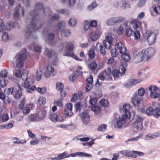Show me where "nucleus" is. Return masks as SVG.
Wrapping results in <instances>:
<instances>
[{
  "instance_id": "nucleus-1",
  "label": "nucleus",
  "mask_w": 160,
  "mask_h": 160,
  "mask_svg": "<svg viewBox=\"0 0 160 160\" xmlns=\"http://www.w3.org/2000/svg\"><path fill=\"white\" fill-rule=\"evenodd\" d=\"M43 5L42 2L37 3L35 5V9L31 11L27 17L26 29L25 31V36L26 39L29 37H33L34 32L41 28L42 24L38 23V20L37 16L39 14V11L43 8Z\"/></svg>"
},
{
  "instance_id": "nucleus-2",
  "label": "nucleus",
  "mask_w": 160,
  "mask_h": 160,
  "mask_svg": "<svg viewBox=\"0 0 160 160\" xmlns=\"http://www.w3.org/2000/svg\"><path fill=\"white\" fill-rule=\"evenodd\" d=\"M117 50H119L120 54L122 56V59L124 61L128 62L130 58V57L128 53H126L127 48L124 47L121 42H119L116 44L114 49H112L111 50V54L113 58H116L118 54V52Z\"/></svg>"
},
{
  "instance_id": "nucleus-3",
  "label": "nucleus",
  "mask_w": 160,
  "mask_h": 160,
  "mask_svg": "<svg viewBox=\"0 0 160 160\" xmlns=\"http://www.w3.org/2000/svg\"><path fill=\"white\" fill-rule=\"evenodd\" d=\"M145 93V90L142 88H141L138 90V92H136L135 95L131 100V102L134 105L137 107H140L142 106L143 96Z\"/></svg>"
},
{
  "instance_id": "nucleus-4",
  "label": "nucleus",
  "mask_w": 160,
  "mask_h": 160,
  "mask_svg": "<svg viewBox=\"0 0 160 160\" xmlns=\"http://www.w3.org/2000/svg\"><path fill=\"white\" fill-rule=\"evenodd\" d=\"M67 46L65 48L63 55V56L71 57L78 61H82V60L79 59L78 57L75 55L73 52V44L71 43H67Z\"/></svg>"
},
{
  "instance_id": "nucleus-5",
  "label": "nucleus",
  "mask_w": 160,
  "mask_h": 160,
  "mask_svg": "<svg viewBox=\"0 0 160 160\" xmlns=\"http://www.w3.org/2000/svg\"><path fill=\"white\" fill-rule=\"evenodd\" d=\"M27 58L26 50L20 52L16 55L15 58L16 59V64L17 67L19 68H22L24 65V61Z\"/></svg>"
},
{
  "instance_id": "nucleus-6",
  "label": "nucleus",
  "mask_w": 160,
  "mask_h": 160,
  "mask_svg": "<svg viewBox=\"0 0 160 160\" xmlns=\"http://www.w3.org/2000/svg\"><path fill=\"white\" fill-rule=\"evenodd\" d=\"M65 25V22L64 21H59L56 26V30L59 31L62 28L61 30V33L62 37H69L71 34L70 31L68 29L63 28Z\"/></svg>"
},
{
  "instance_id": "nucleus-7",
  "label": "nucleus",
  "mask_w": 160,
  "mask_h": 160,
  "mask_svg": "<svg viewBox=\"0 0 160 160\" xmlns=\"http://www.w3.org/2000/svg\"><path fill=\"white\" fill-rule=\"evenodd\" d=\"M158 33V30H155L152 32L150 30H147L145 34V37L149 45H152L154 43L156 40V36Z\"/></svg>"
},
{
  "instance_id": "nucleus-8",
  "label": "nucleus",
  "mask_w": 160,
  "mask_h": 160,
  "mask_svg": "<svg viewBox=\"0 0 160 160\" xmlns=\"http://www.w3.org/2000/svg\"><path fill=\"white\" fill-rule=\"evenodd\" d=\"M129 119L127 114L122 115L116 119V123L115 124V126L119 129L125 128L126 125V119Z\"/></svg>"
},
{
  "instance_id": "nucleus-9",
  "label": "nucleus",
  "mask_w": 160,
  "mask_h": 160,
  "mask_svg": "<svg viewBox=\"0 0 160 160\" xmlns=\"http://www.w3.org/2000/svg\"><path fill=\"white\" fill-rule=\"evenodd\" d=\"M155 52V50L153 48H148L144 49L141 52H139L141 54L143 61H146L152 57Z\"/></svg>"
},
{
  "instance_id": "nucleus-10",
  "label": "nucleus",
  "mask_w": 160,
  "mask_h": 160,
  "mask_svg": "<svg viewBox=\"0 0 160 160\" xmlns=\"http://www.w3.org/2000/svg\"><path fill=\"white\" fill-rule=\"evenodd\" d=\"M144 118L139 115H134L133 125L138 130L141 131L143 128L142 122Z\"/></svg>"
},
{
  "instance_id": "nucleus-11",
  "label": "nucleus",
  "mask_w": 160,
  "mask_h": 160,
  "mask_svg": "<svg viewBox=\"0 0 160 160\" xmlns=\"http://www.w3.org/2000/svg\"><path fill=\"white\" fill-rule=\"evenodd\" d=\"M30 79L29 78L23 81L24 82L23 87L26 88H27V91L28 92L32 93V92L35 90L36 87L35 86H32L30 87L31 84H33V82H32L30 84Z\"/></svg>"
},
{
  "instance_id": "nucleus-12",
  "label": "nucleus",
  "mask_w": 160,
  "mask_h": 160,
  "mask_svg": "<svg viewBox=\"0 0 160 160\" xmlns=\"http://www.w3.org/2000/svg\"><path fill=\"white\" fill-rule=\"evenodd\" d=\"M13 23L12 22H8L7 23V26H5L3 20L0 19V32H3L7 29L8 31L10 30L13 27Z\"/></svg>"
},
{
  "instance_id": "nucleus-13",
  "label": "nucleus",
  "mask_w": 160,
  "mask_h": 160,
  "mask_svg": "<svg viewBox=\"0 0 160 160\" xmlns=\"http://www.w3.org/2000/svg\"><path fill=\"white\" fill-rule=\"evenodd\" d=\"M112 41L113 38L111 36H107L105 39L103 41V44L104 47L106 49H110Z\"/></svg>"
},
{
  "instance_id": "nucleus-14",
  "label": "nucleus",
  "mask_w": 160,
  "mask_h": 160,
  "mask_svg": "<svg viewBox=\"0 0 160 160\" xmlns=\"http://www.w3.org/2000/svg\"><path fill=\"white\" fill-rule=\"evenodd\" d=\"M79 115L83 123L87 124L89 122V116L87 112L84 110L82 113H80Z\"/></svg>"
},
{
  "instance_id": "nucleus-15",
  "label": "nucleus",
  "mask_w": 160,
  "mask_h": 160,
  "mask_svg": "<svg viewBox=\"0 0 160 160\" xmlns=\"http://www.w3.org/2000/svg\"><path fill=\"white\" fill-rule=\"evenodd\" d=\"M126 70V69L125 68L122 67L121 68V71L122 72L120 73L119 70L117 69H113L112 71V75L115 78H117L119 77V76L120 74L121 76L123 75L125 73Z\"/></svg>"
},
{
  "instance_id": "nucleus-16",
  "label": "nucleus",
  "mask_w": 160,
  "mask_h": 160,
  "mask_svg": "<svg viewBox=\"0 0 160 160\" xmlns=\"http://www.w3.org/2000/svg\"><path fill=\"white\" fill-rule=\"evenodd\" d=\"M139 82V80L138 79H129L126 82L124 86L126 88H131L133 86L135 85Z\"/></svg>"
},
{
  "instance_id": "nucleus-17",
  "label": "nucleus",
  "mask_w": 160,
  "mask_h": 160,
  "mask_svg": "<svg viewBox=\"0 0 160 160\" xmlns=\"http://www.w3.org/2000/svg\"><path fill=\"white\" fill-rule=\"evenodd\" d=\"M45 52L48 58L50 59H52L55 60L57 58V53L53 50L46 49L45 50Z\"/></svg>"
},
{
  "instance_id": "nucleus-18",
  "label": "nucleus",
  "mask_w": 160,
  "mask_h": 160,
  "mask_svg": "<svg viewBox=\"0 0 160 160\" xmlns=\"http://www.w3.org/2000/svg\"><path fill=\"white\" fill-rule=\"evenodd\" d=\"M13 15L16 18H18L20 12L22 13V16H24V10L22 8H21L19 4H18L16 7L14 11Z\"/></svg>"
},
{
  "instance_id": "nucleus-19",
  "label": "nucleus",
  "mask_w": 160,
  "mask_h": 160,
  "mask_svg": "<svg viewBox=\"0 0 160 160\" xmlns=\"http://www.w3.org/2000/svg\"><path fill=\"white\" fill-rule=\"evenodd\" d=\"M47 71L45 72L44 73V76L46 78H48L52 74V76H54L53 73L54 71V68L51 66H48L47 67Z\"/></svg>"
},
{
  "instance_id": "nucleus-20",
  "label": "nucleus",
  "mask_w": 160,
  "mask_h": 160,
  "mask_svg": "<svg viewBox=\"0 0 160 160\" xmlns=\"http://www.w3.org/2000/svg\"><path fill=\"white\" fill-rule=\"evenodd\" d=\"M60 16L57 14L55 13L48 21V24L49 26H52L54 25V21H57L59 18Z\"/></svg>"
},
{
  "instance_id": "nucleus-21",
  "label": "nucleus",
  "mask_w": 160,
  "mask_h": 160,
  "mask_svg": "<svg viewBox=\"0 0 160 160\" xmlns=\"http://www.w3.org/2000/svg\"><path fill=\"white\" fill-rule=\"evenodd\" d=\"M119 153L126 157H132V158L133 157H136L135 155H133L132 151H132L128 150L121 151L119 152Z\"/></svg>"
},
{
  "instance_id": "nucleus-22",
  "label": "nucleus",
  "mask_w": 160,
  "mask_h": 160,
  "mask_svg": "<svg viewBox=\"0 0 160 160\" xmlns=\"http://www.w3.org/2000/svg\"><path fill=\"white\" fill-rule=\"evenodd\" d=\"M130 108V106L127 104H125L123 105L122 108V109L119 108L121 112H123L125 113V114H127L128 115V118H129V116L130 113L129 111Z\"/></svg>"
},
{
  "instance_id": "nucleus-23",
  "label": "nucleus",
  "mask_w": 160,
  "mask_h": 160,
  "mask_svg": "<svg viewBox=\"0 0 160 160\" xmlns=\"http://www.w3.org/2000/svg\"><path fill=\"white\" fill-rule=\"evenodd\" d=\"M160 135L159 133H158L154 134L149 133L145 136V139L148 140H151L160 137Z\"/></svg>"
},
{
  "instance_id": "nucleus-24",
  "label": "nucleus",
  "mask_w": 160,
  "mask_h": 160,
  "mask_svg": "<svg viewBox=\"0 0 160 160\" xmlns=\"http://www.w3.org/2000/svg\"><path fill=\"white\" fill-rule=\"evenodd\" d=\"M55 34L52 32L49 33L48 34V39L46 40L47 43L51 45V42L55 38Z\"/></svg>"
},
{
  "instance_id": "nucleus-25",
  "label": "nucleus",
  "mask_w": 160,
  "mask_h": 160,
  "mask_svg": "<svg viewBox=\"0 0 160 160\" xmlns=\"http://www.w3.org/2000/svg\"><path fill=\"white\" fill-rule=\"evenodd\" d=\"M47 112L45 110H43L40 114H36L37 121H40L43 119L46 116Z\"/></svg>"
},
{
  "instance_id": "nucleus-26",
  "label": "nucleus",
  "mask_w": 160,
  "mask_h": 160,
  "mask_svg": "<svg viewBox=\"0 0 160 160\" xmlns=\"http://www.w3.org/2000/svg\"><path fill=\"white\" fill-rule=\"evenodd\" d=\"M142 61H143V60L142 58L141 54L138 52L134 57L133 61L135 63H138Z\"/></svg>"
},
{
  "instance_id": "nucleus-27",
  "label": "nucleus",
  "mask_w": 160,
  "mask_h": 160,
  "mask_svg": "<svg viewBox=\"0 0 160 160\" xmlns=\"http://www.w3.org/2000/svg\"><path fill=\"white\" fill-rule=\"evenodd\" d=\"M22 95V92L19 90H16L13 92V96L14 98L18 100L19 99Z\"/></svg>"
},
{
  "instance_id": "nucleus-28",
  "label": "nucleus",
  "mask_w": 160,
  "mask_h": 160,
  "mask_svg": "<svg viewBox=\"0 0 160 160\" xmlns=\"http://www.w3.org/2000/svg\"><path fill=\"white\" fill-rule=\"evenodd\" d=\"M77 155L80 157L92 158V155L84 152H76Z\"/></svg>"
},
{
  "instance_id": "nucleus-29",
  "label": "nucleus",
  "mask_w": 160,
  "mask_h": 160,
  "mask_svg": "<svg viewBox=\"0 0 160 160\" xmlns=\"http://www.w3.org/2000/svg\"><path fill=\"white\" fill-rule=\"evenodd\" d=\"M98 6V5L96 3L95 1L93 2L89 5L87 8V10L89 11L93 10Z\"/></svg>"
},
{
  "instance_id": "nucleus-30",
  "label": "nucleus",
  "mask_w": 160,
  "mask_h": 160,
  "mask_svg": "<svg viewBox=\"0 0 160 160\" xmlns=\"http://www.w3.org/2000/svg\"><path fill=\"white\" fill-rule=\"evenodd\" d=\"M134 31L131 28H127L126 29V35L128 37H130L133 36Z\"/></svg>"
},
{
  "instance_id": "nucleus-31",
  "label": "nucleus",
  "mask_w": 160,
  "mask_h": 160,
  "mask_svg": "<svg viewBox=\"0 0 160 160\" xmlns=\"http://www.w3.org/2000/svg\"><path fill=\"white\" fill-rule=\"evenodd\" d=\"M36 74V80L37 81H39L42 78V72L40 68L37 70Z\"/></svg>"
},
{
  "instance_id": "nucleus-32",
  "label": "nucleus",
  "mask_w": 160,
  "mask_h": 160,
  "mask_svg": "<svg viewBox=\"0 0 160 160\" xmlns=\"http://www.w3.org/2000/svg\"><path fill=\"white\" fill-rule=\"evenodd\" d=\"M73 113L71 110L67 109L64 110V115L66 118L71 117L73 115Z\"/></svg>"
},
{
  "instance_id": "nucleus-33",
  "label": "nucleus",
  "mask_w": 160,
  "mask_h": 160,
  "mask_svg": "<svg viewBox=\"0 0 160 160\" xmlns=\"http://www.w3.org/2000/svg\"><path fill=\"white\" fill-rule=\"evenodd\" d=\"M98 45H99L100 53L102 55H105L106 54V51L104 47L101 43L99 44V43H98L97 46H98Z\"/></svg>"
},
{
  "instance_id": "nucleus-34",
  "label": "nucleus",
  "mask_w": 160,
  "mask_h": 160,
  "mask_svg": "<svg viewBox=\"0 0 160 160\" xmlns=\"http://www.w3.org/2000/svg\"><path fill=\"white\" fill-rule=\"evenodd\" d=\"M58 116L57 115L53 112L50 114V119L53 122H56L58 121Z\"/></svg>"
},
{
  "instance_id": "nucleus-35",
  "label": "nucleus",
  "mask_w": 160,
  "mask_h": 160,
  "mask_svg": "<svg viewBox=\"0 0 160 160\" xmlns=\"http://www.w3.org/2000/svg\"><path fill=\"white\" fill-rule=\"evenodd\" d=\"M131 24L132 25V28L135 29H137L139 27L140 22L136 20H134L131 22Z\"/></svg>"
},
{
  "instance_id": "nucleus-36",
  "label": "nucleus",
  "mask_w": 160,
  "mask_h": 160,
  "mask_svg": "<svg viewBox=\"0 0 160 160\" xmlns=\"http://www.w3.org/2000/svg\"><path fill=\"white\" fill-rule=\"evenodd\" d=\"M90 37L91 39L93 41L97 40L99 38V35L96 32H92L90 33Z\"/></svg>"
},
{
  "instance_id": "nucleus-37",
  "label": "nucleus",
  "mask_w": 160,
  "mask_h": 160,
  "mask_svg": "<svg viewBox=\"0 0 160 160\" xmlns=\"http://www.w3.org/2000/svg\"><path fill=\"white\" fill-rule=\"evenodd\" d=\"M83 26L85 30L87 31L91 27L89 21L87 20L84 21L83 23Z\"/></svg>"
},
{
  "instance_id": "nucleus-38",
  "label": "nucleus",
  "mask_w": 160,
  "mask_h": 160,
  "mask_svg": "<svg viewBox=\"0 0 160 160\" xmlns=\"http://www.w3.org/2000/svg\"><path fill=\"white\" fill-rule=\"evenodd\" d=\"M92 110L95 113H98L101 110V108L98 106H94L92 108Z\"/></svg>"
},
{
  "instance_id": "nucleus-39",
  "label": "nucleus",
  "mask_w": 160,
  "mask_h": 160,
  "mask_svg": "<svg viewBox=\"0 0 160 160\" xmlns=\"http://www.w3.org/2000/svg\"><path fill=\"white\" fill-rule=\"evenodd\" d=\"M100 104L104 107H107L109 106V102L107 100L102 99L100 102Z\"/></svg>"
},
{
  "instance_id": "nucleus-40",
  "label": "nucleus",
  "mask_w": 160,
  "mask_h": 160,
  "mask_svg": "<svg viewBox=\"0 0 160 160\" xmlns=\"http://www.w3.org/2000/svg\"><path fill=\"white\" fill-rule=\"evenodd\" d=\"M14 122L13 121H10L8 124L2 125L1 126L8 129H10L13 127Z\"/></svg>"
},
{
  "instance_id": "nucleus-41",
  "label": "nucleus",
  "mask_w": 160,
  "mask_h": 160,
  "mask_svg": "<svg viewBox=\"0 0 160 160\" xmlns=\"http://www.w3.org/2000/svg\"><path fill=\"white\" fill-rule=\"evenodd\" d=\"M146 113L147 115L149 116L153 115L154 109L151 107L148 108L146 110Z\"/></svg>"
},
{
  "instance_id": "nucleus-42",
  "label": "nucleus",
  "mask_w": 160,
  "mask_h": 160,
  "mask_svg": "<svg viewBox=\"0 0 160 160\" xmlns=\"http://www.w3.org/2000/svg\"><path fill=\"white\" fill-rule=\"evenodd\" d=\"M153 116L156 118H158L160 116V108H157L154 110Z\"/></svg>"
},
{
  "instance_id": "nucleus-43",
  "label": "nucleus",
  "mask_w": 160,
  "mask_h": 160,
  "mask_svg": "<svg viewBox=\"0 0 160 160\" xmlns=\"http://www.w3.org/2000/svg\"><path fill=\"white\" fill-rule=\"evenodd\" d=\"M132 154L133 155H134L136 156L135 157H133L134 158H137V155H138L139 156H142L144 155V153L141 152H139L134 150H132Z\"/></svg>"
},
{
  "instance_id": "nucleus-44",
  "label": "nucleus",
  "mask_w": 160,
  "mask_h": 160,
  "mask_svg": "<svg viewBox=\"0 0 160 160\" xmlns=\"http://www.w3.org/2000/svg\"><path fill=\"white\" fill-rule=\"evenodd\" d=\"M68 153L66 152H63L58 155V156L59 160H62L65 158H67Z\"/></svg>"
},
{
  "instance_id": "nucleus-45",
  "label": "nucleus",
  "mask_w": 160,
  "mask_h": 160,
  "mask_svg": "<svg viewBox=\"0 0 160 160\" xmlns=\"http://www.w3.org/2000/svg\"><path fill=\"white\" fill-rule=\"evenodd\" d=\"M106 128V125L105 124H101L99 126L97 130L98 131L104 132L105 131Z\"/></svg>"
},
{
  "instance_id": "nucleus-46",
  "label": "nucleus",
  "mask_w": 160,
  "mask_h": 160,
  "mask_svg": "<svg viewBox=\"0 0 160 160\" xmlns=\"http://www.w3.org/2000/svg\"><path fill=\"white\" fill-rule=\"evenodd\" d=\"M112 72L111 69L110 68H108L107 69L102 71L103 74H104L106 75L109 76L112 74Z\"/></svg>"
},
{
  "instance_id": "nucleus-47",
  "label": "nucleus",
  "mask_w": 160,
  "mask_h": 160,
  "mask_svg": "<svg viewBox=\"0 0 160 160\" xmlns=\"http://www.w3.org/2000/svg\"><path fill=\"white\" fill-rule=\"evenodd\" d=\"M77 23V20L75 18H71L68 21L69 24L71 27L75 26Z\"/></svg>"
},
{
  "instance_id": "nucleus-48",
  "label": "nucleus",
  "mask_w": 160,
  "mask_h": 160,
  "mask_svg": "<svg viewBox=\"0 0 160 160\" xmlns=\"http://www.w3.org/2000/svg\"><path fill=\"white\" fill-rule=\"evenodd\" d=\"M56 11L62 14H65L68 15L69 14V11L68 10L66 9L57 10Z\"/></svg>"
},
{
  "instance_id": "nucleus-49",
  "label": "nucleus",
  "mask_w": 160,
  "mask_h": 160,
  "mask_svg": "<svg viewBox=\"0 0 160 160\" xmlns=\"http://www.w3.org/2000/svg\"><path fill=\"white\" fill-rule=\"evenodd\" d=\"M28 119L31 122H34L37 121V116L36 114H32L28 116Z\"/></svg>"
},
{
  "instance_id": "nucleus-50",
  "label": "nucleus",
  "mask_w": 160,
  "mask_h": 160,
  "mask_svg": "<svg viewBox=\"0 0 160 160\" xmlns=\"http://www.w3.org/2000/svg\"><path fill=\"white\" fill-rule=\"evenodd\" d=\"M8 33L6 32L3 33L2 35V39L4 42H6L8 40Z\"/></svg>"
},
{
  "instance_id": "nucleus-51",
  "label": "nucleus",
  "mask_w": 160,
  "mask_h": 160,
  "mask_svg": "<svg viewBox=\"0 0 160 160\" xmlns=\"http://www.w3.org/2000/svg\"><path fill=\"white\" fill-rule=\"evenodd\" d=\"M153 8L154 11L157 14H160V5H155Z\"/></svg>"
},
{
  "instance_id": "nucleus-52",
  "label": "nucleus",
  "mask_w": 160,
  "mask_h": 160,
  "mask_svg": "<svg viewBox=\"0 0 160 160\" xmlns=\"http://www.w3.org/2000/svg\"><path fill=\"white\" fill-rule=\"evenodd\" d=\"M8 73L6 70H2L0 72V77L3 78H7V76Z\"/></svg>"
},
{
  "instance_id": "nucleus-53",
  "label": "nucleus",
  "mask_w": 160,
  "mask_h": 160,
  "mask_svg": "<svg viewBox=\"0 0 160 160\" xmlns=\"http://www.w3.org/2000/svg\"><path fill=\"white\" fill-rule=\"evenodd\" d=\"M20 77L23 81H24L28 79V72L26 71L22 73Z\"/></svg>"
},
{
  "instance_id": "nucleus-54",
  "label": "nucleus",
  "mask_w": 160,
  "mask_h": 160,
  "mask_svg": "<svg viewBox=\"0 0 160 160\" xmlns=\"http://www.w3.org/2000/svg\"><path fill=\"white\" fill-rule=\"evenodd\" d=\"M147 1V0H139L137 4L138 7L139 8L142 7L144 5Z\"/></svg>"
},
{
  "instance_id": "nucleus-55",
  "label": "nucleus",
  "mask_w": 160,
  "mask_h": 160,
  "mask_svg": "<svg viewBox=\"0 0 160 160\" xmlns=\"http://www.w3.org/2000/svg\"><path fill=\"white\" fill-rule=\"evenodd\" d=\"M150 95L151 98H156L159 96V93L156 92H151Z\"/></svg>"
},
{
  "instance_id": "nucleus-56",
  "label": "nucleus",
  "mask_w": 160,
  "mask_h": 160,
  "mask_svg": "<svg viewBox=\"0 0 160 160\" xmlns=\"http://www.w3.org/2000/svg\"><path fill=\"white\" fill-rule=\"evenodd\" d=\"M8 81L7 80L2 79L0 80V87L1 88L7 85Z\"/></svg>"
},
{
  "instance_id": "nucleus-57",
  "label": "nucleus",
  "mask_w": 160,
  "mask_h": 160,
  "mask_svg": "<svg viewBox=\"0 0 160 160\" xmlns=\"http://www.w3.org/2000/svg\"><path fill=\"white\" fill-rule=\"evenodd\" d=\"M37 90L39 92L42 94L45 93L47 91L46 88L44 87L42 88H38L37 89Z\"/></svg>"
},
{
  "instance_id": "nucleus-58",
  "label": "nucleus",
  "mask_w": 160,
  "mask_h": 160,
  "mask_svg": "<svg viewBox=\"0 0 160 160\" xmlns=\"http://www.w3.org/2000/svg\"><path fill=\"white\" fill-rule=\"evenodd\" d=\"M56 87L58 90L61 91L63 89L64 85L60 82H57L56 84Z\"/></svg>"
},
{
  "instance_id": "nucleus-59",
  "label": "nucleus",
  "mask_w": 160,
  "mask_h": 160,
  "mask_svg": "<svg viewBox=\"0 0 160 160\" xmlns=\"http://www.w3.org/2000/svg\"><path fill=\"white\" fill-rule=\"evenodd\" d=\"M13 88L11 87L5 90V92L8 95H11L13 92Z\"/></svg>"
},
{
  "instance_id": "nucleus-60",
  "label": "nucleus",
  "mask_w": 160,
  "mask_h": 160,
  "mask_svg": "<svg viewBox=\"0 0 160 160\" xmlns=\"http://www.w3.org/2000/svg\"><path fill=\"white\" fill-rule=\"evenodd\" d=\"M97 67V64L95 61H93L90 65V68L92 70H95Z\"/></svg>"
},
{
  "instance_id": "nucleus-61",
  "label": "nucleus",
  "mask_w": 160,
  "mask_h": 160,
  "mask_svg": "<svg viewBox=\"0 0 160 160\" xmlns=\"http://www.w3.org/2000/svg\"><path fill=\"white\" fill-rule=\"evenodd\" d=\"M133 34L135 40L138 39L140 38V34L139 31L136 30L134 32Z\"/></svg>"
},
{
  "instance_id": "nucleus-62",
  "label": "nucleus",
  "mask_w": 160,
  "mask_h": 160,
  "mask_svg": "<svg viewBox=\"0 0 160 160\" xmlns=\"http://www.w3.org/2000/svg\"><path fill=\"white\" fill-rule=\"evenodd\" d=\"M78 100V97L77 93H75L72 95V98L71 99V102H74Z\"/></svg>"
},
{
  "instance_id": "nucleus-63",
  "label": "nucleus",
  "mask_w": 160,
  "mask_h": 160,
  "mask_svg": "<svg viewBox=\"0 0 160 160\" xmlns=\"http://www.w3.org/2000/svg\"><path fill=\"white\" fill-rule=\"evenodd\" d=\"M81 104L79 102H77L74 106L75 111L77 112L79 110H81Z\"/></svg>"
},
{
  "instance_id": "nucleus-64",
  "label": "nucleus",
  "mask_w": 160,
  "mask_h": 160,
  "mask_svg": "<svg viewBox=\"0 0 160 160\" xmlns=\"http://www.w3.org/2000/svg\"><path fill=\"white\" fill-rule=\"evenodd\" d=\"M149 90L151 92H156L158 91V88L156 86H151L149 88Z\"/></svg>"
}]
</instances>
